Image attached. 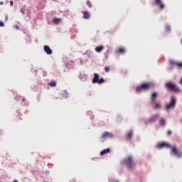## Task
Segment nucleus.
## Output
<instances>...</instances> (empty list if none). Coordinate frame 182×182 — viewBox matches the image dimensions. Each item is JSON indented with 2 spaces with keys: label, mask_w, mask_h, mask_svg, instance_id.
<instances>
[{
  "label": "nucleus",
  "mask_w": 182,
  "mask_h": 182,
  "mask_svg": "<svg viewBox=\"0 0 182 182\" xmlns=\"http://www.w3.org/2000/svg\"><path fill=\"white\" fill-rule=\"evenodd\" d=\"M124 164L129 170H134V168H136V164L134 163V159L132 155H128L125 157L124 160Z\"/></svg>",
  "instance_id": "1"
},
{
  "label": "nucleus",
  "mask_w": 182,
  "mask_h": 182,
  "mask_svg": "<svg viewBox=\"0 0 182 182\" xmlns=\"http://www.w3.org/2000/svg\"><path fill=\"white\" fill-rule=\"evenodd\" d=\"M166 87L171 90L172 92H175L176 93H179L180 88L176 83L173 82H168L166 83Z\"/></svg>",
  "instance_id": "2"
},
{
  "label": "nucleus",
  "mask_w": 182,
  "mask_h": 182,
  "mask_svg": "<svg viewBox=\"0 0 182 182\" xmlns=\"http://www.w3.org/2000/svg\"><path fill=\"white\" fill-rule=\"evenodd\" d=\"M176 103H177V100L176 99V97H172L171 98V102L166 105L165 110H166V112L172 110V109H174V107H176Z\"/></svg>",
  "instance_id": "3"
},
{
  "label": "nucleus",
  "mask_w": 182,
  "mask_h": 182,
  "mask_svg": "<svg viewBox=\"0 0 182 182\" xmlns=\"http://www.w3.org/2000/svg\"><path fill=\"white\" fill-rule=\"evenodd\" d=\"M113 137H114L113 133L109 132H105L102 133V135L100 138V140L102 143H103L104 141H106V140H107L109 139H113Z\"/></svg>",
  "instance_id": "4"
},
{
  "label": "nucleus",
  "mask_w": 182,
  "mask_h": 182,
  "mask_svg": "<svg viewBox=\"0 0 182 182\" xmlns=\"http://www.w3.org/2000/svg\"><path fill=\"white\" fill-rule=\"evenodd\" d=\"M171 154L175 156V157H178L180 159L182 157V151L180 150V149L177 148L176 146L172 147Z\"/></svg>",
  "instance_id": "5"
},
{
  "label": "nucleus",
  "mask_w": 182,
  "mask_h": 182,
  "mask_svg": "<svg viewBox=\"0 0 182 182\" xmlns=\"http://www.w3.org/2000/svg\"><path fill=\"white\" fill-rule=\"evenodd\" d=\"M92 83H98L99 85H101L102 83H105V79H99V75H97V73H95Z\"/></svg>",
  "instance_id": "6"
},
{
  "label": "nucleus",
  "mask_w": 182,
  "mask_h": 182,
  "mask_svg": "<svg viewBox=\"0 0 182 182\" xmlns=\"http://www.w3.org/2000/svg\"><path fill=\"white\" fill-rule=\"evenodd\" d=\"M150 89V83H144L140 87H136V92H141L142 90H148Z\"/></svg>",
  "instance_id": "7"
},
{
  "label": "nucleus",
  "mask_w": 182,
  "mask_h": 182,
  "mask_svg": "<svg viewBox=\"0 0 182 182\" xmlns=\"http://www.w3.org/2000/svg\"><path fill=\"white\" fill-rule=\"evenodd\" d=\"M164 147H171V145H170V144L168 142H162L157 144L158 149H164Z\"/></svg>",
  "instance_id": "8"
},
{
  "label": "nucleus",
  "mask_w": 182,
  "mask_h": 182,
  "mask_svg": "<svg viewBox=\"0 0 182 182\" xmlns=\"http://www.w3.org/2000/svg\"><path fill=\"white\" fill-rule=\"evenodd\" d=\"M44 51L47 55H52V50L48 46H44Z\"/></svg>",
  "instance_id": "9"
},
{
  "label": "nucleus",
  "mask_w": 182,
  "mask_h": 182,
  "mask_svg": "<svg viewBox=\"0 0 182 182\" xmlns=\"http://www.w3.org/2000/svg\"><path fill=\"white\" fill-rule=\"evenodd\" d=\"M156 4L160 6L161 9H164V8H166V6L163 4L161 0H156Z\"/></svg>",
  "instance_id": "10"
},
{
  "label": "nucleus",
  "mask_w": 182,
  "mask_h": 182,
  "mask_svg": "<svg viewBox=\"0 0 182 182\" xmlns=\"http://www.w3.org/2000/svg\"><path fill=\"white\" fill-rule=\"evenodd\" d=\"M80 79L82 82H86L87 80V75L86 74H80Z\"/></svg>",
  "instance_id": "11"
},
{
  "label": "nucleus",
  "mask_w": 182,
  "mask_h": 182,
  "mask_svg": "<svg viewBox=\"0 0 182 182\" xmlns=\"http://www.w3.org/2000/svg\"><path fill=\"white\" fill-rule=\"evenodd\" d=\"M108 153H110V148L102 150L100 152V156H105V154H108Z\"/></svg>",
  "instance_id": "12"
},
{
  "label": "nucleus",
  "mask_w": 182,
  "mask_h": 182,
  "mask_svg": "<svg viewBox=\"0 0 182 182\" xmlns=\"http://www.w3.org/2000/svg\"><path fill=\"white\" fill-rule=\"evenodd\" d=\"M103 49H105V47L102 46H97L95 48V52H97V53H100Z\"/></svg>",
  "instance_id": "13"
},
{
  "label": "nucleus",
  "mask_w": 182,
  "mask_h": 182,
  "mask_svg": "<svg viewBox=\"0 0 182 182\" xmlns=\"http://www.w3.org/2000/svg\"><path fill=\"white\" fill-rule=\"evenodd\" d=\"M159 117H160V114H156L150 118V122H154L155 120H157Z\"/></svg>",
  "instance_id": "14"
},
{
  "label": "nucleus",
  "mask_w": 182,
  "mask_h": 182,
  "mask_svg": "<svg viewBox=\"0 0 182 182\" xmlns=\"http://www.w3.org/2000/svg\"><path fill=\"white\" fill-rule=\"evenodd\" d=\"M83 17L85 19H89V18H90V13H89V11H85Z\"/></svg>",
  "instance_id": "15"
},
{
  "label": "nucleus",
  "mask_w": 182,
  "mask_h": 182,
  "mask_svg": "<svg viewBox=\"0 0 182 182\" xmlns=\"http://www.w3.org/2000/svg\"><path fill=\"white\" fill-rule=\"evenodd\" d=\"M156 97H157V92H154L152 94L151 100L152 102H154V99H156Z\"/></svg>",
  "instance_id": "16"
},
{
  "label": "nucleus",
  "mask_w": 182,
  "mask_h": 182,
  "mask_svg": "<svg viewBox=\"0 0 182 182\" xmlns=\"http://www.w3.org/2000/svg\"><path fill=\"white\" fill-rule=\"evenodd\" d=\"M159 124H161V126H166V119H161L159 121Z\"/></svg>",
  "instance_id": "17"
},
{
  "label": "nucleus",
  "mask_w": 182,
  "mask_h": 182,
  "mask_svg": "<svg viewBox=\"0 0 182 182\" xmlns=\"http://www.w3.org/2000/svg\"><path fill=\"white\" fill-rule=\"evenodd\" d=\"M60 21H62V18H54L53 20V21L55 23H59V22H60Z\"/></svg>",
  "instance_id": "18"
},
{
  "label": "nucleus",
  "mask_w": 182,
  "mask_h": 182,
  "mask_svg": "<svg viewBox=\"0 0 182 182\" xmlns=\"http://www.w3.org/2000/svg\"><path fill=\"white\" fill-rule=\"evenodd\" d=\"M155 107L156 109H160V107H161V104H160V102H157L155 103Z\"/></svg>",
  "instance_id": "19"
},
{
  "label": "nucleus",
  "mask_w": 182,
  "mask_h": 182,
  "mask_svg": "<svg viewBox=\"0 0 182 182\" xmlns=\"http://www.w3.org/2000/svg\"><path fill=\"white\" fill-rule=\"evenodd\" d=\"M68 96H69V94L68 93V92H66V90H65L63 94V97L67 98Z\"/></svg>",
  "instance_id": "20"
},
{
  "label": "nucleus",
  "mask_w": 182,
  "mask_h": 182,
  "mask_svg": "<svg viewBox=\"0 0 182 182\" xmlns=\"http://www.w3.org/2000/svg\"><path fill=\"white\" fill-rule=\"evenodd\" d=\"M119 53H124L126 52V50L124 48H121L119 49Z\"/></svg>",
  "instance_id": "21"
},
{
  "label": "nucleus",
  "mask_w": 182,
  "mask_h": 182,
  "mask_svg": "<svg viewBox=\"0 0 182 182\" xmlns=\"http://www.w3.org/2000/svg\"><path fill=\"white\" fill-rule=\"evenodd\" d=\"M49 85L52 86V87L56 86V82H55V81L50 82L49 83Z\"/></svg>",
  "instance_id": "22"
},
{
  "label": "nucleus",
  "mask_w": 182,
  "mask_h": 182,
  "mask_svg": "<svg viewBox=\"0 0 182 182\" xmlns=\"http://www.w3.org/2000/svg\"><path fill=\"white\" fill-rule=\"evenodd\" d=\"M105 72L107 73L110 72V68L109 67H105Z\"/></svg>",
  "instance_id": "23"
},
{
  "label": "nucleus",
  "mask_w": 182,
  "mask_h": 182,
  "mask_svg": "<svg viewBox=\"0 0 182 182\" xmlns=\"http://www.w3.org/2000/svg\"><path fill=\"white\" fill-rule=\"evenodd\" d=\"M132 134H133V132H129L127 134V137H129V138L130 139V137H132Z\"/></svg>",
  "instance_id": "24"
},
{
  "label": "nucleus",
  "mask_w": 182,
  "mask_h": 182,
  "mask_svg": "<svg viewBox=\"0 0 182 182\" xmlns=\"http://www.w3.org/2000/svg\"><path fill=\"white\" fill-rule=\"evenodd\" d=\"M176 65L178 68H182V63H178Z\"/></svg>",
  "instance_id": "25"
},
{
  "label": "nucleus",
  "mask_w": 182,
  "mask_h": 182,
  "mask_svg": "<svg viewBox=\"0 0 182 182\" xmlns=\"http://www.w3.org/2000/svg\"><path fill=\"white\" fill-rule=\"evenodd\" d=\"M87 5L90 6V8L92 7V4H90V1H87Z\"/></svg>",
  "instance_id": "26"
},
{
  "label": "nucleus",
  "mask_w": 182,
  "mask_h": 182,
  "mask_svg": "<svg viewBox=\"0 0 182 182\" xmlns=\"http://www.w3.org/2000/svg\"><path fill=\"white\" fill-rule=\"evenodd\" d=\"M4 26V22L0 21V26Z\"/></svg>",
  "instance_id": "27"
},
{
  "label": "nucleus",
  "mask_w": 182,
  "mask_h": 182,
  "mask_svg": "<svg viewBox=\"0 0 182 182\" xmlns=\"http://www.w3.org/2000/svg\"><path fill=\"white\" fill-rule=\"evenodd\" d=\"M10 5H11V6H12L14 5V1H10Z\"/></svg>",
  "instance_id": "28"
},
{
  "label": "nucleus",
  "mask_w": 182,
  "mask_h": 182,
  "mask_svg": "<svg viewBox=\"0 0 182 182\" xmlns=\"http://www.w3.org/2000/svg\"><path fill=\"white\" fill-rule=\"evenodd\" d=\"M15 28H16V29L18 30V29H19V26L16 25V26H15Z\"/></svg>",
  "instance_id": "29"
},
{
  "label": "nucleus",
  "mask_w": 182,
  "mask_h": 182,
  "mask_svg": "<svg viewBox=\"0 0 182 182\" xmlns=\"http://www.w3.org/2000/svg\"><path fill=\"white\" fill-rule=\"evenodd\" d=\"M21 14H25V10L23 9H21Z\"/></svg>",
  "instance_id": "30"
},
{
  "label": "nucleus",
  "mask_w": 182,
  "mask_h": 182,
  "mask_svg": "<svg viewBox=\"0 0 182 182\" xmlns=\"http://www.w3.org/2000/svg\"><path fill=\"white\" fill-rule=\"evenodd\" d=\"M166 30H167V31H170V26H166Z\"/></svg>",
  "instance_id": "31"
},
{
  "label": "nucleus",
  "mask_w": 182,
  "mask_h": 182,
  "mask_svg": "<svg viewBox=\"0 0 182 182\" xmlns=\"http://www.w3.org/2000/svg\"><path fill=\"white\" fill-rule=\"evenodd\" d=\"M168 135L171 134V131H168Z\"/></svg>",
  "instance_id": "32"
},
{
  "label": "nucleus",
  "mask_w": 182,
  "mask_h": 182,
  "mask_svg": "<svg viewBox=\"0 0 182 182\" xmlns=\"http://www.w3.org/2000/svg\"><path fill=\"white\" fill-rule=\"evenodd\" d=\"M0 5H4V1H0Z\"/></svg>",
  "instance_id": "33"
},
{
  "label": "nucleus",
  "mask_w": 182,
  "mask_h": 182,
  "mask_svg": "<svg viewBox=\"0 0 182 182\" xmlns=\"http://www.w3.org/2000/svg\"><path fill=\"white\" fill-rule=\"evenodd\" d=\"M179 83H180L181 85H182V77H181V79Z\"/></svg>",
  "instance_id": "34"
},
{
  "label": "nucleus",
  "mask_w": 182,
  "mask_h": 182,
  "mask_svg": "<svg viewBox=\"0 0 182 182\" xmlns=\"http://www.w3.org/2000/svg\"><path fill=\"white\" fill-rule=\"evenodd\" d=\"M23 102H25V97L23 98Z\"/></svg>",
  "instance_id": "35"
},
{
  "label": "nucleus",
  "mask_w": 182,
  "mask_h": 182,
  "mask_svg": "<svg viewBox=\"0 0 182 182\" xmlns=\"http://www.w3.org/2000/svg\"><path fill=\"white\" fill-rule=\"evenodd\" d=\"M115 182H119V181H116Z\"/></svg>",
  "instance_id": "36"
}]
</instances>
